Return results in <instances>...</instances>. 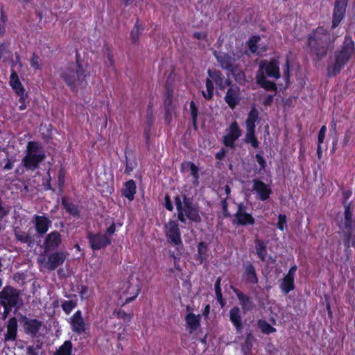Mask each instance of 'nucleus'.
<instances>
[{
  "label": "nucleus",
  "mask_w": 355,
  "mask_h": 355,
  "mask_svg": "<svg viewBox=\"0 0 355 355\" xmlns=\"http://www.w3.org/2000/svg\"><path fill=\"white\" fill-rule=\"evenodd\" d=\"M116 230L115 224L114 223L107 229V233L110 235H112Z\"/></svg>",
  "instance_id": "63"
},
{
  "label": "nucleus",
  "mask_w": 355,
  "mask_h": 355,
  "mask_svg": "<svg viewBox=\"0 0 355 355\" xmlns=\"http://www.w3.org/2000/svg\"><path fill=\"white\" fill-rule=\"evenodd\" d=\"M225 155V150L223 148L216 154V158L219 160H221L224 158Z\"/></svg>",
  "instance_id": "62"
},
{
  "label": "nucleus",
  "mask_w": 355,
  "mask_h": 355,
  "mask_svg": "<svg viewBox=\"0 0 355 355\" xmlns=\"http://www.w3.org/2000/svg\"><path fill=\"white\" fill-rule=\"evenodd\" d=\"M136 192V185L133 180L128 181L125 184V189L123 191V195L130 201L134 199Z\"/></svg>",
  "instance_id": "31"
},
{
  "label": "nucleus",
  "mask_w": 355,
  "mask_h": 355,
  "mask_svg": "<svg viewBox=\"0 0 355 355\" xmlns=\"http://www.w3.org/2000/svg\"><path fill=\"white\" fill-rule=\"evenodd\" d=\"M348 0H336L332 15L331 28H336L344 19Z\"/></svg>",
  "instance_id": "11"
},
{
  "label": "nucleus",
  "mask_w": 355,
  "mask_h": 355,
  "mask_svg": "<svg viewBox=\"0 0 355 355\" xmlns=\"http://www.w3.org/2000/svg\"><path fill=\"white\" fill-rule=\"evenodd\" d=\"M200 315L189 313L186 316V322L187 327L190 329V332L196 330L200 326Z\"/></svg>",
  "instance_id": "29"
},
{
  "label": "nucleus",
  "mask_w": 355,
  "mask_h": 355,
  "mask_svg": "<svg viewBox=\"0 0 355 355\" xmlns=\"http://www.w3.org/2000/svg\"><path fill=\"white\" fill-rule=\"evenodd\" d=\"M284 76L286 79V80H288L289 77V62L288 60H286V64H285V69L284 72Z\"/></svg>",
  "instance_id": "60"
},
{
  "label": "nucleus",
  "mask_w": 355,
  "mask_h": 355,
  "mask_svg": "<svg viewBox=\"0 0 355 355\" xmlns=\"http://www.w3.org/2000/svg\"><path fill=\"white\" fill-rule=\"evenodd\" d=\"M326 132H327L326 126L325 125H322L321 127L319 132H318L317 153H318V155L319 157H321V155H322V148H321V144L324 141Z\"/></svg>",
  "instance_id": "36"
},
{
  "label": "nucleus",
  "mask_w": 355,
  "mask_h": 355,
  "mask_svg": "<svg viewBox=\"0 0 355 355\" xmlns=\"http://www.w3.org/2000/svg\"><path fill=\"white\" fill-rule=\"evenodd\" d=\"M76 305L77 304L75 301H64L62 304V308L67 314H69Z\"/></svg>",
  "instance_id": "45"
},
{
  "label": "nucleus",
  "mask_w": 355,
  "mask_h": 355,
  "mask_svg": "<svg viewBox=\"0 0 355 355\" xmlns=\"http://www.w3.org/2000/svg\"><path fill=\"white\" fill-rule=\"evenodd\" d=\"M312 42H314V52L318 60L325 57L331 44L329 33L323 28L312 31Z\"/></svg>",
  "instance_id": "6"
},
{
  "label": "nucleus",
  "mask_w": 355,
  "mask_h": 355,
  "mask_svg": "<svg viewBox=\"0 0 355 355\" xmlns=\"http://www.w3.org/2000/svg\"><path fill=\"white\" fill-rule=\"evenodd\" d=\"M354 51V42L351 36L346 35L340 49L335 52L334 63L327 67V76L334 77L338 74L349 62Z\"/></svg>",
  "instance_id": "2"
},
{
  "label": "nucleus",
  "mask_w": 355,
  "mask_h": 355,
  "mask_svg": "<svg viewBox=\"0 0 355 355\" xmlns=\"http://www.w3.org/2000/svg\"><path fill=\"white\" fill-rule=\"evenodd\" d=\"M31 67L35 69H41V60L38 56L33 55L32 59L31 60Z\"/></svg>",
  "instance_id": "51"
},
{
  "label": "nucleus",
  "mask_w": 355,
  "mask_h": 355,
  "mask_svg": "<svg viewBox=\"0 0 355 355\" xmlns=\"http://www.w3.org/2000/svg\"><path fill=\"white\" fill-rule=\"evenodd\" d=\"M266 76L278 79L280 77L279 63L275 59L262 60L259 63V70L256 76L257 84L268 91L276 89V85L273 82L266 80Z\"/></svg>",
  "instance_id": "3"
},
{
  "label": "nucleus",
  "mask_w": 355,
  "mask_h": 355,
  "mask_svg": "<svg viewBox=\"0 0 355 355\" xmlns=\"http://www.w3.org/2000/svg\"><path fill=\"white\" fill-rule=\"evenodd\" d=\"M230 320L235 327L236 329L239 331L241 330L242 318L241 315V310L239 307L234 306L230 311Z\"/></svg>",
  "instance_id": "25"
},
{
  "label": "nucleus",
  "mask_w": 355,
  "mask_h": 355,
  "mask_svg": "<svg viewBox=\"0 0 355 355\" xmlns=\"http://www.w3.org/2000/svg\"><path fill=\"white\" fill-rule=\"evenodd\" d=\"M220 282H221V277H219L217 278V279L215 282L214 287H215L216 298H217L218 301L219 302V303L220 304V305L222 306H223L224 302H223L222 292H221V289H220Z\"/></svg>",
  "instance_id": "41"
},
{
  "label": "nucleus",
  "mask_w": 355,
  "mask_h": 355,
  "mask_svg": "<svg viewBox=\"0 0 355 355\" xmlns=\"http://www.w3.org/2000/svg\"><path fill=\"white\" fill-rule=\"evenodd\" d=\"M245 142L250 144L254 148L259 146V142L254 135V130H246Z\"/></svg>",
  "instance_id": "35"
},
{
  "label": "nucleus",
  "mask_w": 355,
  "mask_h": 355,
  "mask_svg": "<svg viewBox=\"0 0 355 355\" xmlns=\"http://www.w3.org/2000/svg\"><path fill=\"white\" fill-rule=\"evenodd\" d=\"M69 322L72 331L78 334H81L86 330V323L80 310L69 318Z\"/></svg>",
  "instance_id": "15"
},
{
  "label": "nucleus",
  "mask_w": 355,
  "mask_h": 355,
  "mask_svg": "<svg viewBox=\"0 0 355 355\" xmlns=\"http://www.w3.org/2000/svg\"><path fill=\"white\" fill-rule=\"evenodd\" d=\"M231 192L230 187L228 185H225L224 188H221L219 189V193L220 196L226 195L227 197Z\"/></svg>",
  "instance_id": "55"
},
{
  "label": "nucleus",
  "mask_w": 355,
  "mask_h": 355,
  "mask_svg": "<svg viewBox=\"0 0 355 355\" xmlns=\"http://www.w3.org/2000/svg\"><path fill=\"white\" fill-rule=\"evenodd\" d=\"M12 67H16L19 71L22 68V63L21 62L20 58L18 55L16 56V61L15 63L12 64Z\"/></svg>",
  "instance_id": "58"
},
{
  "label": "nucleus",
  "mask_w": 355,
  "mask_h": 355,
  "mask_svg": "<svg viewBox=\"0 0 355 355\" xmlns=\"http://www.w3.org/2000/svg\"><path fill=\"white\" fill-rule=\"evenodd\" d=\"M241 98V89L237 86H231L225 96V101L232 110L240 103Z\"/></svg>",
  "instance_id": "14"
},
{
  "label": "nucleus",
  "mask_w": 355,
  "mask_h": 355,
  "mask_svg": "<svg viewBox=\"0 0 355 355\" xmlns=\"http://www.w3.org/2000/svg\"><path fill=\"white\" fill-rule=\"evenodd\" d=\"M207 92H202L203 96L207 99H211L214 94V85L211 79H207L206 81Z\"/></svg>",
  "instance_id": "42"
},
{
  "label": "nucleus",
  "mask_w": 355,
  "mask_h": 355,
  "mask_svg": "<svg viewBox=\"0 0 355 355\" xmlns=\"http://www.w3.org/2000/svg\"><path fill=\"white\" fill-rule=\"evenodd\" d=\"M87 293V288L86 286H83L81 291H80V296L82 299L86 298V294Z\"/></svg>",
  "instance_id": "64"
},
{
  "label": "nucleus",
  "mask_w": 355,
  "mask_h": 355,
  "mask_svg": "<svg viewBox=\"0 0 355 355\" xmlns=\"http://www.w3.org/2000/svg\"><path fill=\"white\" fill-rule=\"evenodd\" d=\"M175 202L178 211V216L181 222L184 223L186 218L196 223L201 220L198 211L185 196L183 197L182 200L180 196H176Z\"/></svg>",
  "instance_id": "5"
},
{
  "label": "nucleus",
  "mask_w": 355,
  "mask_h": 355,
  "mask_svg": "<svg viewBox=\"0 0 355 355\" xmlns=\"http://www.w3.org/2000/svg\"><path fill=\"white\" fill-rule=\"evenodd\" d=\"M345 207V223L344 227L345 228H350V226L352 225V209L351 208L350 203H346V201L344 202Z\"/></svg>",
  "instance_id": "33"
},
{
  "label": "nucleus",
  "mask_w": 355,
  "mask_h": 355,
  "mask_svg": "<svg viewBox=\"0 0 355 355\" xmlns=\"http://www.w3.org/2000/svg\"><path fill=\"white\" fill-rule=\"evenodd\" d=\"M190 111L192 117V123L195 128H196L197 116L198 113V109L196 106L193 101L190 103Z\"/></svg>",
  "instance_id": "47"
},
{
  "label": "nucleus",
  "mask_w": 355,
  "mask_h": 355,
  "mask_svg": "<svg viewBox=\"0 0 355 355\" xmlns=\"http://www.w3.org/2000/svg\"><path fill=\"white\" fill-rule=\"evenodd\" d=\"M65 255L62 252H55L48 257L40 256L37 259V262L41 267L50 270H55L57 267L62 265L65 260Z\"/></svg>",
  "instance_id": "8"
},
{
  "label": "nucleus",
  "mask_w": 355,
  "mask_h": 355,
  "mask_svg": "<svg viewBox=\"0 0 355 355\" xmlns=\"http://www.w3.org/2000/svg\"><path fill=\"white\" fill-rule=\"evenodd\" d=\"M60 234L58 232L54 231L51 232L46 236L44 242L45 250L47 251L57 248L60 243Z\"/></svg>",
  "instance_id": "23"
},
{
  "label": "nucleus",
  "mask_w": 355,
  "mask_h": 355,
  "mask_svg": "<svg viewBox=\"0 0 355 355\" xmlns=\"http://www.w3.org/2000/svg\"><path fill=\"white\" fill-rule=\"evenodd\" d=\"M296 269V266L291 268L286 275L281 281L280 288L286 294L294 289V277Z\"/></svg>",
  "instance_id": "19"
},
{
  "label": "nucleus",
  "mask_w": 355,
  "mask_h": 355,
  "mask_svg": "<svg viewBox=\"0 0 355 355\" xmlns=\"http://www.w3.org/2000/svg\"><path fill=\"white\" fill-rule=\"evenodd\" d=\"M46 157L42 145L37 141H29L26 149V155L21 164L28 171H35Z\"/></svg>",
  "instance_id": "4"
},
{
  "label": "nucleus",
  "mask_w": 355,
  "mask_h": 355,
  "mask_svg": "<svg viewBox=\"0 0 355 355\" xmlns=\"http://www.w3.org/2000/svg\"><path fill=\"white\" fill-rule=\"evenodd\" d=\"M165 207L169 211H172L173 209L172 202H171L168 196H165Z\"/></svg>",
  "instance_id": "56"
},
{
  "label": "nucleus",
  "mask_w": 355,
  "mask_h": 355,
  "mask_svg": "<svg viewBox=\"0 0 355 355\" xmlns=\"http://www.w3.org/2000/svg\"><path fill=\"white\" fill-rule=\"evenodd\" d=\"M214 55L222 68L232 70L234 60L231 55L225 53H217L216 51L214 52Z\"/></svg>",
  "instance_id": "22"
},
{
  "label": "nucleus",
  "mask_w": 355,
  "mask_h": 355,
  "mask_svg": "<svg viewBox=\"0 0 355 355\" xmlns=\"http://www.w3.org/2000/svg\"><path fill=\"white\" fill-rule=\"evenodd\" d=\"M252 188L258 195L259 198L263 201L268 199L271 193L270 188L264 182L259 180H253Z\"/></svg>",
  "instance_id": "20"
},
{
  "label": "nucleus",
  "mask_w": 355,
  "mask_h": 355,
  "mask_svg": "<svg viewBox=\"0 0 355 355\" xmlns=\"http://www.w3.org/2000/svg\"><path fill=\"white\" fill-rule=\"evenodd\" d=\"M62 204L67 211L73 216H78L79 211L78 207L73 203L69 202L66 199L62 200Z\"/></svg>",
  "instance_id": "40"
},
{
  "label": "nucleus",
  "mask_w": 355,
  "mask_h": 355,
  "mask_svg": "<svg viewBox=\"0 0 355 355\" xmlns=\"http://www.w3.org/2000/svg\"><path fill=\"white\" fill-rule=\"evenodd\" d=\"M236 81H237L239 83H243L245 82V75L243 72L239 71L236 73L234 74Z\"/></svg>",
  "instance_id": "54"
},
{
  "label": "nucleus",
  "mask_w": 355,
  "mask_h": 355,
  "mask_svg": "<svg viewBox=\"0 0 355 355\" xmlns=\"http://www.w3.org/2000/svg\"><path fill=\"white\" fill-rule=\"evenodd\" d=\"M113 315L116 317L117 318L123 319L125 321H130L132 316V314H128L121 309L115 310L113 312Z\"/></svg>",
  "instance_id": "46"
},
{
  "label": "nucleus",
  "mask_w": 355,
  "mask_h": 355,
  "mask_svg": "<svg viewBox=\"0 0 355 355\" xmlns=\"http://www.w3.org/2000/svg\"><path fill=\"white\" fill-rule=\"evenodd\" d=\"M152 122H153L152 114H151V112H149L148 118V121H147V125L145 128V130H144V135H145L147 141H148L149 137H150V126Z\"/></svg>",
  "instance_id": "52"
},
{
  "label": "nucleus",
  "mask_w": 355,
  "mask_h": 355,
  "mask_svg": "<svg viewBox=\"0 0 355 355\" xmlns=\"http://www.w3.org/2000/svg\"><path fill=\"white\" fill-rule=\"evenodd\" d=\"M343 205H344V202L345 201H346V203H348L347 200H348L349 198L350 197V196L352 195V192L350 191H344L343 192Z\"/></svg>",
  "instance_id": "61"
},
{
  "label": "nucleus",
  "mask_w": 355,
  "mask_h": 355,
  "mask_svg": "<svg viewBox=\"0 0 355 355\" xmlns=\"http://www.w3.org/2000/svg\"><path fill=\"white\" fill-rule=\"evenodd\" d=\"M187 166L189 167L191 175L193 178V184L197 186L198 184V168L192 162L187 163Z\"/></svg>",
  "instance_id": "43"
},
{
  "label": "nucleus",
  "mask_w": 355,
  "mask_h": 355,
  "mask_svg": "<svg viewBox=\"0 0 355 355\" xmlns=\"http://www.w3.org/2000/svg\"><path fill=\"white\" fill-rule=\"evenodd\" d=\"M18 302L19 293L15 288L11 286H6L0 292V304L6 311L15 306Z\"/></svg>",
  "instance_id": "7"
},
{
  "label": "nucleus",
  "mask_w": 355,
  "mask_h": 355,
  "mask_svg": "<svg viewBox=\"0 0 355 355\" xmlns=\"http://www.w3.org/2000/svg\"><path fill=\"white\" fill-rule=\"evenodd\" d=\"M165 234L168 241L172 245L177 246L182 244L180 231L177 221L171 220L165 225Z\"/></svg>",
  "instance_id": "10"
},
{
  "label": "nucleus",
  "mask_w": 355,
  "mask_h": 355,
  "mask_svg": "<svg viewBox=\"0 0 355 355\" xmlns=\"http://www.w3.org/2000/svg\"><path fill=\"white\" fill-rule=\"evenodd\" d=\"M277 227L282 231H283L286 227V217L285 215H279Z\"/></svg>",
  "instance_id": "50"
},
{
  "label": "nucleus",
  "mask_w": 355,
  "mask_h": 355,
  "mask_svg": "<svg viewBox=\"0 0 355 355\" xmlns=\"http://www.w3.org/2000/svg\"><path fill=\"white\" fill-rule=\"evenodd\" d=\"M89 75L87 67L78 62L71 63L64 67L60 77L67 85L73 91L78 92L84 89L87 85L86 78Z\"/></svg>",
  "instance_id": "1"
},
{
  "label": "nucleus",
  "mask_w": 355,
  "mask_h": 355,
  "mask_svg": "<svg viewBox=\"0 0 355 355\" xmlns=\"http://www.w3.org/2000/svg\"><path fill=\"white\" fill-rule=\"evenodd\" d=\"M259 40V37L257 36L252 37L248 43L249 49L252 53H255L257 49V44Z\"/></svg>",
  "instance_id": "48"
},
{
  "label": "nucleus",
  "mask_w": 355,
  "mask_h": 355,
  "mask_svg": "<svg viewBox=\"0 0 355 355\" xmlns=\"http://www.w3.org/2000/svg\"><path fill=\"white\" fill-rule=\"evenodd\" d=\"M343 243L345 250L351 247L355 248V234L354 233L352 225L350 228H345L343 232Z\"/></svg>",
  "instance_id": "27"
},
{
  "label": "nucleus",
  "mask_w": 355,
  "mask_h": 355,
  "mask_svg": "<svg viewBox=\"0 0 355 355\" xmlns=\"http://www.w3.org/2000/svg\"><path fill=\"white\" fill-rule=\"evenodd\" d=\"M246 207L240 204L238 206V210L236 212L235 216V222L241 225H252L254 223V220L252 215L247 212Z\"/></svg>",
  "instance_id": "16"
},
{
  "label": "nucleus",
  "mask_w": 355,
  "mask_h": 355,
  "mask_svg": "<svg viewBox=\"0 0 355 355\" xmlns=\"http://www.w3.org/2000/svg\"><path fill=\"white\" fill-rule=\"evenodd\" d=\"M87 239L92 250H98L108 245L111 243V239L105 234L99 233H88Z\"/></svg>",
  "instance_id": "12"
},
{
  "label": "nucleus",
  "mask_w": 355,
  "mask_h": 355,
  "mask_svg": "<svg viewBox=\"0 0 355 355\" xmlns=\"http://www.w3.org/2000/svg\"><path fill=\"white\" fill-rule=\"evenodd\" d=\"M140 292V288L138 284L127 283L124 286V291L120 296L121 300V305L130 303L134 300L139 295Z\"/></svg>",
  "instance_id": "13"
},
{
  "label": "nucleus",
  "mask_w": 355,
  "mask_h": 355,
  "mask_svg": "<svg viewBox=\"0 0 355 355\" xmlns=\"http://www.w3.org/2000/svg\"><path fill=\"white\" fill-rule=\"evenodd\" d=\"M72 344L70 341H65L57 351L55 355H71Z\"/></svg>",
  "instance_id": "39"
},
{
  "label": "nucleus",
  "mask_w": 355,
  "mask_h": 355,
  "mask_svg": "<svg viewBox=\"0 0 355 355\" xmlns=\"http://www.w3.org/2000/svg\"><path fill=\"white\" fill-rule=\"evenodd\" d=\"M15 238L22 243H28L29 241L28 235L21 231L19 228H15L14 230Z\"/></svg>",
  "instance_id": "44"
},
{
  "label": "nucleus",
  "mask_w": 355,
  "mask_h": 355,
  "mask_svg": "<svg viewBox=\"0 0 355 355\" xmlns=\"http://www.w3.org/2000/svg\"><path fill=\"white\" fill-rule=\"evenodd\" d=\"M209 78L220 88H223L225 85V82L222 76L220 71H208Z\"/></svg>",
  "instance_id": "34"
},
{
  "label": "nucleus",
  "mask_w": 355,
  "mask_h": 355,
  "mask_svg": "<svg viewBox=\"0 0 355 355\" xmlns=\"http://www.w3.org/2000/svg\"><path fill=\"white\" fill-rule=\"evenodd\" d=\"M17 321L15 318H10L6 323V330L3 333V340L5 344L10 341H15L17 334Z\"/></svg>",
  "instance_id": "17"
},
{
  "label": "nucleus",
  "mask_w": 355,
  "mask_h": 355,
  "mask_svg": "<svg viewBox=\"0 0 355 355\" xmlns=\"http://www.w3.org/2000/svg\"><path fill=\"white\" fill-rule=\"evenodd\" d=\"M259 112L255 107L250 110L245 121L246 130H254L255 123L258 120Z\"/></svg>",
  "instance_id": "30"
},
{
  "label": "nucleus",
  "mask_w": 355,
  "mask_h": 355,
  "mask_svg": "<svg viewBox=\"0 0 355 355\" xmlns=\"http://www.w3.org/2000/svg\"><path fill=\"white\" fill-rule=\"evenodd\" d=\"M9 83L12 89L19 96V101H24L25 90L19 80L17 71L14 69H11Z\"/></svg>",
  "instance_id": "18"
},
{
  "label": "nucleus",
  "mask_w": 355,
  "mask_h": 355,
  "mask_svg": "<svg viewBox=\"0 0 355 355\" xmlns=\"http://www.w3.org/2000/svg\"><path fill=\"white\" fill-rule=\"evenodd\" d=\"M255 250L259 258L264 261L267 257L266 245L265 243L260 240L256 241Z\"/></svg>",
  "instance_id": "32"
},
{
  "label": "nucleus",
  "mask_w": 355,
  "mask_h": 355,
  "mask_svg": "<svg viewBox=\"0 0 355 355\" xmlns=\"http://www.w3.org/2000/svg\"><path fill=\"white\" fill-rule=\"evenodd\" d=\"M207 246L205 243L200 242L198 245V259L202 263L207 259Z\"/></svg>",
  "instance_id": "37"
},
{
  "label": "nucleus",
  "mask_w": 355,
  "mask_h": 355,
  "mask_svg": "<svg viewBox=\"0 0 355 355\" xmlns=\"http://www.w3.org/2000/svg\"><path fill=\"white\" fill-rule=\"evenodd\" d=\"M139 34H140V30H139V27L137 26H135V27L132 28L131 33H130L131 40L134 42H136L139 38Z\"/></svg>",
  "instance_id": "53"
},
{
  "label": "nucleus",
  "mask_w": 355,
  "mask_h": 355,
  "mask_svg": "<svg viewBox=\"0 0 355 355\" xmlns=\"http://www.w3.org/2000/svg\"><path fill=\"white\" fill-rule=\"evenodd\" d=\"M256 158H257V161L259 164L260 166L262 168H264L265 166H266V162H265L263 157L261 155L257 154Z\"/></svg>",
  "instance_id": "57"
},
{
  "label": "nucleus",
  "mask_w": 355,
  "mask_h": 355,
  "mask_svg": "<svg viewBox=\"0 0 355 355\" xmlns=\"http://www.w3.org/2000/svg\"><path fill=\"white\" fill-rule=\"evenodd\" d=\"M234 293L239 300L243 313L252 311L254 308L252 299L236 289L234 290Z\"/></svg>",
  "instance_id": "21"
},
{
  "label": "nucleus",
  "mask_w": 355,
  "mask_h": 355,
  "mask_svg": "<svg viewBox=\"0 0 355 355\" xmlns=\"http://www.w3.org/2000/svg\"><path fill=\"white\" fill-rule=\"evenodd\" d=\"M41 325V322L35 319H26L24 322L25 331L31 335H35L38 332Z\"/></svg>",
  "instance_id": "28"
},
{
  "label": "nucleus",
  "mask_w": 355,
  "mask_h": 355,
  "mask_svg": "<svg viewBox=\"0 0 355 355\" xmlns=\"http://www.w3.org/2000/svg\"><path fill=\"white\" fill-rule=\"evenodd\" d=\"M36 230L40 234L46 233L51 225V221L43 216H35Z\"/></svg>",
  "instance_id": "24"
},
{
  "label": "nucleus",
  "mask_w": 355,
  "mask_h": 355,
  "mask_svg": "<svg viewBox=\"0 0 355 355\" xmlns=\"http://www.w3.org/2000/svg\"><path fill=\"white\" fill-rule=\"evenodd\" d=\"M1 13V19H0V37L3 36L6 31L5 22L6 20V17L3 13L2 9L0 10Z\"/></svg>",
  "instance_id": "49"
},
{
  "label": "nucleus",
  "mask_w": 355,
  "mask_h": 355,
  "mask_svg": "<svg viewBox=\"0 0 355 355\" xmlns=\"http://www.w3.org/2000/svg\"><path fill=\"white\" fill-rule=\"evenodd\" d=\"M258 327L261 329V332L266 334H269L276 331V329L265 320H259L258 321Z\"/></svg>",
  "instance_id": "38"
},
{
  "label": "nucleus",
  "mask_w": 355,
  "mask_h": 355,
  "mask_svg": "<svg viewBox=\"0 0 355 355\" xmlns=\"http://www.w3.org/2000/svg\"><path fill=\"white\" fill-rule=\"evenodd\" d=\"M241 134L242 131L238 123L236 121L231 123L223 136V144L226 147L234 148L235 141L241 136Z\"/></svg>",
  "instance_id": "9"
},
{
  "label": "nucleus",
  "mask_w": 355,
  "mask_h": 355,
  "mask_svg": "<svg viewBox=\"0 0 355 355\" xmlns=\"http://www.w3.org/2000/svg\"><path fill=\"white\" fill-rule=\"evenodd\" d=\"M244 281L249 284H256L258 282V278L256 274L254 267L249 263L245 267V270L243 275Z\"/></svg>",
  "instance_id": "26"
},
{
  "label": "nucleus",
  "mask_w": 355,
  "mask_h": 355,
  "mask_svg": "<svg viewBox=\"0 0 355 355\" xmlns=\"http://www.w3.org/2000/svg\"><path fill=\"white\" fill-rule=\"evenodd\" d=\"M27 355H38V349L33 347H27Z\"/></svg>",
  "instance_id": "59"
}]
</instances>
